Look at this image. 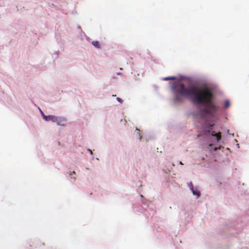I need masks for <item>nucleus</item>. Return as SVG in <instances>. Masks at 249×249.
<instances>
[{"mask_svg": "<svg viewBox=\"0 0 249 249\" xmlns=\"http://www.w3.org/2000/svg\"><path fill=\"white\" fill-rule=\"evenodd\" d=\"M89 150L90 151V153L91 154H92V151H91V150L89 149Z\"/></svg>", "mask_w": 249, "mask_h": 249, "instance_id": "nucleus-12", "label": "nucleus"}, {"mask_svg": "<svg viewBox=\"0 0 249 249\" xmlns=\"http://www.w3.org/2000/svg\"><path fill=\"white\" fill-rule=\"evenodd\" d=\"M137 130L140 131V129H138V128H136Z\"/></svg>", "mask_w": 249, "mask_h": 249, "instance_id": "nucleus-16", "label": "nucleus"}, {"mask_svg": "<svg viewBox=\"0 0 249 249\" xmlns=\"http://www.w3.org/2000/svg\"><path fill=\"white\" fill-rule=\"evenodd\" d=\"M216 150H217V148H215L214 149V150H215V151H216Z\"/></svg>", "mask_w": 249, "mask_h": 249, "instance_id": "nucleus-17", "label": "nucleus"}, {"mask_svg": "<svg viewBox=\"0 0 249 249\" xmlns=\"http://www.w3.org/2000/svg\"><path fill=\"white\" fill-rule=\"evenodd\" d=\"M40 111H41V114H42V116H43V115H45L43 114V112H42V111H41V110H40Z\"/></svg>", "mask_w": 249, "mask_h": 249, "instance_id": "nucleus-11", "label": "nucleus"}, {"mask_svg": "<svg viewBox=\"0 0 249 249\" xmlns=\"http://www.w3.org/2000/svg\"><path fill=\"white\" fill-rule=\"evenodd\" d=\"M175 101L182 103L184 98L190 99L195 105H205V107L199 110L195 116L201 118L213 117L218 107L212 102L213 94L207 87H199L191 86L186 88L181 83L176 82L172 86Z\"/></svg>", "mask_w": 249, "mask_h": 249, "instance_id": "nucleus-1", "label": "nucleus"}, {"mask_svg": "<svg viewBox=\"0 0 249 249\" xmlns=\"http://www.w3.org/2000/svg\"><path fill=\"white\" fill-rule=\"evenodd\" d=\"M91 44L97 48H99L100 47V44L97 41H93L91 42Z\"/></svg>", "mask_w": 249, "mask_h": 249, "instance_id": "nucleus-6", "label": "nucleus"}, {"mask_svg": "<svg viewBox=\"0 0 249 249\" xmlns=\"http://www.w3.org/2000/svg\"><path fill=\"white\" fill-rule=\"evenodd\" d=\"M230 106V102L228 100H227L224 103V107L225 108H228Z\"/></svg>", "mask_w": 249, "mask_h": 249, "instance_id": "nucleus-7", "label": "nucleus"}, {"mask_svg": "<svg viewBox=\"0 0 249 249\" xmlns=\"http://www.w3.org/2000/svg\"><path fill=\"white\" fill-rule=\"evenodd\" d=\"M191 191L193 195L196 196L197 197L200 196V192L196 189H192Z\"/></svg>", "mask_w": 249, "mask_h": 249, "instance_id": "nucleus-5", "label": "nucleus"}, {"mask_svg": "<svg viewBox=\"0 0 249 249\" xmlns=\"http://www.w3.org/2000/svg\"><path fill=\"white\" fill-rule=\"evenodd\" d=\"M211 135L212 136L216 137L217 142H218L221 139V133L220 132L215 133L214 131H212Z\"/></svg>", "mask_w": 249, "mask_h": 249, "instance_id": "nucleus-3", "label": "nucleus"}, {"mask_svg": "<svg viewBox=\"0 0 249 249\" xmlns=\"http://www.w3.org/2000/svg\"><path fill=\"white\" fill-rule=\"evenodd\" d=\"M212 130V125L209 126L208 128L205 129L203 132V134L205 136H207L208 133H210Z\"/></svg>", "mask_w": 249, "mask_h": 249, "instance_id": "nucleus-4", "label": "nucleus"}, {"mask_svg": "<svg viewBox=\"0 0 249 249\" xmlns=\"http://www.w3.org/2000/svg\"><path fill=\"white\" fill-rule=\"evenodd\" d=\"M137 130L140 131V129H138V128H136Z\"/></svg>", "mask_w": 249, "mask_h": 249, "instance_id": "nucleus-14", "label": "nucleus"}, {"mask_svg": "<svg viewBox=\"0 0 249 249\" xmlns=\"http://www.w3.org/2000/svg\"><path fill=\"white\" fill-rule=\"evenodd\" d=\"M43 118L47 121H51L53 122H56L58 124H60V121L58 120V118L53 115H49V116H45L43 115Z\"/></svg>", "mask_w": 249, "mask_h": 249, "instance_id": "nucleus-2", "label": "nucleus"}, {"mask_svg": "<svg viewBox=\"0 0 249 249\" xmlns=\"http://www.w3.org/2000/svg\"><path fill=\"white\" fill-rule=\"evenodd\" d=\"M137 130L140 131V129H138V128H136Z\"/></svg>", "mask_w": 249, "mask_h": 249, "instance_id": "nucleus-15", "label": "nucleus"}, {"mask_svg": "<svg viewBox=\"0 0 249 249\" xmlns=\"http://www.w3.org/2000/svg\"><path fill=\"white\" fill-rule=\"evenodd\" d=\"M189 187H190V189H191V190H192V189H195V188H194L193 186V184H192V182H190V183H189Z\"/></svg>", "mask_w": 249, "mask_h": 249, "instance_id": "nucleus-9", "label": "nucleus"}, {"mask_svg": "<svg viewBox=\"0 0 249 249\" xmlns=\"http://www.w3.org/2000/svg\"><path fill=\"white\" fill-rule=\"evenodd\" d=\"M180 164H183L181 161L180 162Z\"/></svg>", "mask_w": 249, "mask_h": 249, "instance_id": "nucleus-13", "label": "nucleus"}, {"mask_svg": "<svg viewBox=\"0 0 249 249\" xmlns=\"http://www.w3.org/2000/svg\"><path fill=\"white\" fill-rule=\"evenodd\" d=\"M176 78L175 77H167L164 78V80H175Z\"/></svg>", "mask_w": 249, "mask_h": 249, "instance_id": "nucleus-8", "label": "nucleus"}, {"mask_svg": "<svg viewBox=\"0 0 249 249\" xmlns=\"http://www.w3.org/2000/svg\"><path fill=\"white\" fill-rule=\"evenodd\" d=\"M117 100L118 102H119L120 103H122L123 101L122 100V99H121V98H119V97H117Z\"/></svg>", "mask_w": 249, "mask_h": 249, "instance_id": "nucleus-10", "label": "nucleus"}]
</instances>
